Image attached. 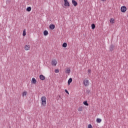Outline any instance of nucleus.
Instances as JSON below:
<instances>
[{"label": "nucleus", "instance_id": "f257e3e1", "mask_svg": "<svg viewBox=\"0 0 128 128\" xmlns=\"http://www.w3.org/2000/svg\"><path fill=\"white\" fill-rule=\"evenodd\" d=\"M42 106H46V96H42L41 98Z\"/></svg>", "mask_w": 128, "mask_h": 128}, {"label": "nucleus", "instance_id": "f03ea898", "mask_svg": "<svg viewBox=\"0 0 128 128\" xmlns=\"http://www.w3.org/2000/svg\"><path fill=\"white\" fill-rule=\"evenodd\" d=\"M84 84L85 86H88L90 84V82L88 80H84Z\"/></svg>", "mask_w": 128, "mask_h": 128}, {"label": "nucleus", "instance_id": "7ed1b4c3", "mask_svg": "<svg viewBox=\"0 0 128 128\" xmlns=\"http://www.w3.org/2000/svg\"><path fill=\"white\" fill-rule=\"evenodd\" d=\"M120 10L122 12H126V6H122L120 8Z\"/></svg>", "mask_w": 128, "mask_h": 128}, {"label": "nucleus", "instance_id": "20e7f679", "mask_svg": "<svg viewBox=\"0 0 128 128\" xmlns=\"http://www.w3.org/2000/svg\"><path fill=\"white\" fill-rule=\"evenodd\" d=\"M57 64H58V62L56 61V59H54L52 60V66H56Z\"/></svg>", "mask_w": 128, "mask_h": 128}, {"label": "nucleus", "instance_id": "39448f33", "mask_svg": "<svg viewBox=\"0 0 128 128\" xmlns=\"http://www.w3.org/2000/svg\"><path fill=\"white\" fill-rule=\"evenodd\" d=\"M64 6H70V2H68V0H64Z\"/></svg>", "mask_w": 128, "mask_h": 128}, {"label": "nucleus", "instance_id": "423d86ee", "mask_svg": "<svg viewBox=\"0 0 128 128\" xmlns=\"http://www.w3.org/2000/svg\"><path fill=\"white\" fill-rule=\"evenodd\" d=\"M24 50H30V46L25 45Z\"/></svg>", "mask_w": 128, "mask_h": 128}, {"label": "nucleus", "instance_id": "0eeeda50", "mask_svg": "<svg viewBox=\"0 0 128 128\" xmlns=\"http://www.w3.org/2000/svg\"><path fill=\"white\" fill-rule=\"evenodd\" d=\"M72 4L74 6H78V2L75 0H72Z\"/></svg>", "mask_w": 128, "mask_h": 128}, {"label": "nucleus", "instance_id": "6e6552de", "mask_svg": "<svg viewBox=\"0 0 128 128\" xmlns=\"http://www.w3.org/2000/svg\"><path fill=\"white\" fill-rule=\"evenodd\" d=\"M39 78L41 80H44V78H46V77L44 75H40Z\"/></svg>", "mask_w": 128, "mask_h": 128}, {"label": "nucleus", "instance_id": "1a4fd4ad", "mask_svg": "<svg viewBox=\"0 0 128 128\" xmlns=\"http://www.w3.org/2000/svg\"><path fill=\"white\" fill-rule=\"evenodd\" d=\"M31 82L32 84H36V80L34 78H32Z\"/></svg>", "mask_w": 128, "mask_h": 128}, {"label": "nucleus", "instance_id": "9d476101", "mask_svg": "<svg viewBox=\"0 0 128 128\" xmlns=\"http://www.w3.org/2000/svg\"><path fill=\"white\" fill-rule=\"evenodd\" d=\"M66 73L68 74H70V68H68L66 70Z\"/></svg>", "mask_w": 128, "mask_h": 128}, {"label": "nucleus", "instance_id": "9b49d317", "mask_svg": "<svg viewBox=\"0 0 128 128\" xmlns=\"http://www.w3.org/2000/svg\"><path fill=\"white\" fill-rule=\"evenodd\" d=\"M54 28H56V26H54V24H50V30H54Z\"/></svg>", "mask_w": 128, "mask_h": 128}, {"label": "nucleus", "instance_id": "f8f14e48", "mask_svg": "<svg viewBox=\"0 0 128 128\" xmlns=\"http://www.w3.org/2000/svg\"><path fill=\"white\" fill-rule=\"evenodd\" d=\"M114 45H110V52H112L114 50Z\"/></svg>", "mask_w": 128, "mask_h": 128}, {"label": "nucleus", "instance_id": "ddd939ff", "mask_svg": "<svg viewBox=\"0 0 128 128\" xmlns=\"http://www.w3.org/2000/svg\"><path fill=\"white\" fill-rule=\"evenodd\" d=\"M72 82V78H70L69 80H68V84L70 86V83Z\"/></svg>", "mask_w": 128, "mask_h": 128}, {"label": "nucleus", "instance_id": "4468645a", "mask_svg": "<svg viewBox=\"0 0 128 128\" xmlns=\"http://www.w3.org/2000/svg\"><path fill=\"white\" fill-rule=\"evenodd\" d=\"M30 10H32V7L29 6L26 8L27 12H30Z\"/></svg>", "mask_w": 128, "mask_h": 128}, {"label": "nucleus", "instance_id": "2eb2a0df", "mask_svg": "<svg viewBox=\"0 0 128 128\" xmlns=\"http://www.w3.org/2000/svg\"><path fill=\"white\" fill-rule=\"evenodd\" d=\"M110 22L111 24H114V19L113 18H111L110 20Z\"/></svg>", "mask_w": 128, "mask_h": 128}, {"label": "nucleus", "instance_id": "dca6fc26", "mask_svg": "<svg viewBox=\"0 0 128 128\" xmlns=\"http://www.w3.org/2000/svg\"><path fill=\"white\" fill-rule=\"evenodd\" d=\"M26 91H24L23 92H22V96H26Z\"/></svg>", "mask_w": 128, "mask_h": 128}, {"label": "nucleus", "instance_id": "f3484780", "mask_svg": "<svg viewBox=\"0 0 128 128\" xmlns=\"http://www.w3.org/2000/svg\"><path fill=\"white\" fill-rule=\"evenodd\" d=\"M44 36H48V32L46 30H44Z\"/></svg>", "mask_w": 128, "mask_h": 128}, {"label": "nucleus", "instance_id": "a211bd4d", "mask_svg": "<svg viewBox=\"0 0 128 128\" xmlns=\"http://www.w3.org/2000/svg\"><path fill=\"white\" fill-rule=\"evenodd\" d=\"M66 46H68V44L66 42H64L62 44V47L63 48H66Z\"/></svg>", "mask_w": 128, "mask_h": 128}, {"label": "nucleus", "instance_id": "6ab92c4d", "mask_svg": "<svg viewBox=\"0 0 128 128\" xmlns=\"http://www.w3.org/2000/svg\"><path fill=\"white\" fill-rule=\"evenodd\" d=\"M96 122H98V123H99V124H100V122H102V119L98 118L96 119Z\"/></svg>", "mask_w": 128, "mask_h": 128}, {"label": "nucleus", "instance_id": "aec40b11", "mask_svg": "<svg viewBox=\"0 0 128 128\" xmlns=\"http://www.w3.org/2000/svg\"><path fill=\"white\" fill-rule=\"evenodd\" d=\"M82 109H83L82 107L80 106L79 108H78V112H82Z\"/></svg>", "mask_w": 128, "mask_h": 128}, {"label": "nucleus", "instance_id": "412c9836", "mask_svg": "<svg viewBox=\"0 0 128 128\" xmlns=\"http://www.w3.org/2000/svg\"><path fill=\"white\" fill-rule=\"evenodd\" d=\"M26 30H24L23 31L22 36H26Z\"/></svg>", "mask_w": 128, "mask_h": 128}, {"label": "nucleus", "instance_id": "4be33fe9", "mask_svg": "<svg viewBox=\"0 0 128 128\" xmlns=\"http://www.w3.org/2000/svg\"><path fill=\"white\" fill-rule=\"evenodd\" d=\"M92 30H94L96 28V25L94 24H92Z\"/></svg>", "mask_w": 128, "mask_h": 128}, {"label": "nucleus", "instance_id": "5701e85b", "mask_svg": "<svg viewBox=\"0 0 128 128\" xmlns=\"http://www.w3.org/2000/svg\"><path fill=\"white\" fill-rule=\"evenodd\" d=\"M84 106H88V101L84 102Z\"/></svg>", "mask_w": 128, "mask_h": 128}, {"label": "nucleus", "instance_id": "b1692460", "mask_svg": "<svg viewBox=\"0 0 128 128\" xmlns=\"http://www.w3.org/2000/svg\"><path fill=\"white\" fill-rule=\"evenodd\" d=\"M54 72H56V74H58V72H60V70H58V69H56Z\"/></svg>", "mask_w": 128, "mask_h": 128}, {"label": "nucleus", "instance_id": "393cba45", "mask_svg": "<svg viewBox=\"0 0 128 128\" xmlns=\"http://www.w3.org/2000/svg\"><path fill=\"white\" fill-rule=\"evenodd\" d=\"M92 72V70L90 69H88V74L90 75V72Z\"/></svg>", "mask_w": 128, "mask_h": 128}, {"label": "nucleus", "instance_id": "a878e982", "mask_svg": "<svg viewBox=\"0 0 128 128\" xmlns=\"http://www.w3.org/2000/svg\"><path fill=\"white\" fill-rule=\"evenodd\" d=\"M88 128H92V124H89L88 125Z\"/></svg>", "mask_w": 128, "mask_h": 128}, {"label": "nucleus", "instance_id": "bb28decb", "mask_svg": "<svg viewBox=\"0 0 128 128\" xmlns=\"http://www.w3.org/2000/svg\"><path fill=\"white\" fill-rule=\"evenodd\" d=\"M65 92H66V94H70V93H68V91L66 90H65Z\"/></svg>", "mask_w": 128, "mask_h": 128}, {"label": "nucleus", "instance_id": "cd10ccee", "mask_svg": "<svg viewBox=\"0 0 128 128\" xmlns=\"http://www.w3.org/2000/svg\"><path fill=\"white\" fill-rule=\"evenodd\" d=\"M102 0V2H104V1H106V0Z\"/></svg>", "mask_w": 128, "mask_h": 128}]
</instances>
